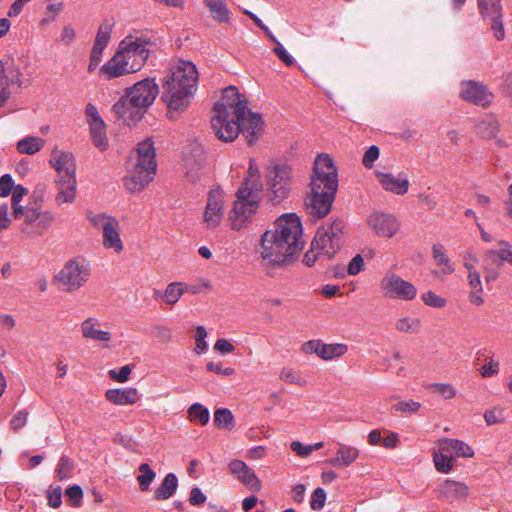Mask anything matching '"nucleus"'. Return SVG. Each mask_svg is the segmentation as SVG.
I'll use <instances>...</instances> for the list:
<instances>
[{
	"label": "nucleus",
	"instance_id": "1",
	"mask_svg": "<svg viewBox=\"0 0 512 512\" xmlns=\"http://www.w3.org/2000/svg\"><path fill=\"white\" fill-rule=\"evenodd\" d=\"M310 185L311 194L305 198V205L311 216L324 218L331 211L338 189V171L328 154L317 156Z\"/></svg>",
	"mask_w": 512,
	"mask_h": 512
},
{
	"label": "nucleus",
	"instance_id": "2",
	"mask_svg": "<svg viewBox=\"0 0 512 512\" xmlns=\"http://www.w3.org/2000/svg\"><path fill=\"white\" fill-rule=\"evenodd\" d=\"M198 81L196 65L191 61L180 60L172 66L162 80L161 100L167 105V116L175 118V113L185 111L193 97Z\"/></svg>",
	"mask_w": 512,
	"mask_h": 512
},
{
	"label": "nucleus",
	"instance_id": "3",
	"mask_svg": "<svg viewBox=\"0 0 512 512\" xmlns=\"http://www.w3.org/2000/svg\"><path fill=\"white\" fill-rule=\"evenodd\" d=\"M213 110L215 114L211 118V126L223 142H232L242 133L247 144L253 146L263 132L264 121L259 113L248 111V117L238 120L226 109L225 104L215 103Z\"/></svg>",
	"mask_w": 512,
	"mask_h": 512
},
{
	"label": "nucleus",
	"instance_id": "4",
	"mask_svg": "<svg viewBox=\"0 0 512 512\" xmlns=\"http://www.w3.org/2000/svg\"><path fill=\"white\" fill-rule=\"evenodd\" d=\"M262 258L274 268H282L296 259V254L304 247V242L285 240L276 232L265 231L261 236Z\"/></svg>",
	"mask_w": 512,
	"mask_h": 512
},
{
	"label": "nucleus",
	"instance_id": "5",
	"mask_svg": "<svg viewBox=\"0 0 512 512\" xmlns=\"http://www.w3.org/2000/svg\"><path fill=\"white\" fill-rule=\"evenodd\" d=\"M292 168L286 162L270 164L266 168L267 198L273 205L287 199L292 186Z\"/></svg>",
	"mask_w": 512,
	"mask_h": 512
},
{
	"label": "nucleus",
	"instance_id": "6",
	"mask_svg": "<svg viewBox=\"0 0 512 512\" xmlns=\"http://www.w3.org/2000/svg\"><path fill=\"white\" fill-rule=\"evenodd\" d=\"M249 179L246 178L244 183L236 192V200L233 208L229 212L231 228L233 230H241L244 224L254 215L259 207V202L255 199L257 196L256 189L247 187Z\"/></svg>",
	"mask_w": 512,
	"mask_h": 512
},
{
	"label": "nucleus",
	"instance_id": "7",
	"mask_svg": "<svg viewBox=\"0 0 512 512\" xmlns=\"http://www.w3.org/2000/svg\"><path fill=\"white\" fill-rule=\"evenodd\" d=\"M159 94V86L154 78H146L136 82L133 86L125 89L123 94L129 98L135 107L141 106V109L147 113L149 107L154 103Z\"/></svg>",
	"mask_w": 512,
	"mask_h": 512
},
{
	"label": "nucleus",
	"instance_id": "8",
	"mask_svg": "<svg viewBox=\"0 0 512 512\" xmlns=\"http://www.w3.org/2000/svg\"><path fill=\"white\" fill-rule=\"evenodd\" d=\"M380 287L388 298L413 300L417 294V290L412 283L402 279L393 272L385 274L381 280Z\"/></svg>",
	"mask_w": 512,
	"mask_h": 512
},
{
	"label": "nucleus",
	"instance_id": "9",
	"mask_svg": "<svg viewBox=\"0 0 512 512\" xmlns=\"http://www.w3.org/2000/svg\"><path fill=\"white\" fill-rule=\"evenodd\" d=\"M459 97L476 106L488 108L492 104L494 94L482 82L463 80L460 83Z\"/></svg>",
	"mask_w": 512,
	"mask_h": 512
},
{
	"label": "nucleus",
	"instance_id": "10",
	"mask_svg": "<svg viewBox=\"0 0 512 512\" xmlns=\"http://www.w3.org/2000/svg\"><path fill=\"white\" fill-rule=\"evenodd\" d=\"M267 231L276 232V235L289 241L304 242L302 240L303 227L300 217L294 213H284L273 223Z\"/></svg>",
	"mask_w": 512,
	"mask_h": 512
},
{
	"label": "nucleus",
	"instance_id": "11",
	"mask_svg": "<svg viewBox=\"0 0 512 512\" xmlns=\"http://www.w3.org/2000/svg\"><path fill=\"white\" fill-rule=\"evenodd\" d=\"M88 277L89 269L84 265H80L76 260H69L56 275L55 279L66 286L67 291H72L80 288L88 280Z\"/></svg>",
	"mask_w": 512,
	"mask_h": 512
},
{
	"label": "nucleus",
	"instance_id": "12",
	"mask_svg": "<svg viewBox=\"0 0 512 512\" xmlns=\"http://www.w3.org/2000/svg\"><path fill=\"white\" fill-rule=\"evenodd\" d=\"M132 35L125 37L120 43L118 51H122L121 56L127 61L130 71H139L146 63L150 52L142 44L131 43Z\"/></svg>",
	"mask_w": 512,
	"mask_h": 512
},
{
	"label": "nucleus",
	"instance_id": "13",
	"mask_svg": "<svg viewBox=\"0 0 512 512\" xmlns=\"http://www.w3.org/2000/svg\"><path fill=\"white\" fill-rule=\"evenodd\" d=\"M229 472L249 490L259 492L262 489L261 480L252 468L244 461L233 459L228 464Z\"/></svg>",
	"mask_w": 512,
	"mask_h": 512
},
{
	"label": "nucleus",
	"instance_id": "14",
	"mask_svg": "<svg viewBox=\"0 0 512 512\" xmlns=\"http://www.w3.org/2000/svg\"><path fill=\"white\" fill-rule=\"evenodd\" d=\"M222 96L224 101L219 103L225 104L229 111L232 110L231 115H234L238 120H244V117H248V111H251L248 108V100L245 95L239 92L236 86L226 87Z\"/></svg>",
	"mask_w": 512,
	"mask_h": 512
},
{
	"label": "nucleus",
	"instance_id": "15",
	"mask_svg": "<svg viewBox=\"0 0 512 512\" xmlns=\"http://www.w3.org/2000/svg\"><path fill=\"white\" fill-rule=\"evenodd\" d=\"M112 111L115 114V118L123 121L127 126L136 125L146 114L145 110L141 109V106L135 107L129 102V98L124 95L112 106Z\"/></svg>",
	"mask_w": 512,
	"mask_h": 512
},
{
	"label": "nucleus",
	"instance_id": "16",
	"mask_svg": "<svg viewBox=\"0 0 512 512\" xmlns=\"http://www.w3.org/2000/svg\"><path fill=\"white\" fill-rule=\"evenodd\" d=\"M155 173L156 170H150L146 165L135 163L133 169L128 170L124 185L131 193L140 192L152 181V175Z\"/></svg>",
	"mask_w": 512,
	"mask_h": 512
},
{
	"label": "nucleus",
	"instance_id": "17",
	"mask_svg": "<svg viewBox=\"0 0 512 512\" xmlns=\"http://www.w3.org/2000/svg\"><path fill=\"white\" fill-rule=\"evenodd\" d=\"M368 225L381 237H393L400 228V223L395 216L388 213H373L369 216Z\"/></svg>",
	"mask_w": 512,
	"mask_h": 512
},
{
	"label": "nucleus",
	"instance_id": "18",
	"mask_svg": "<svg viewBox=\"0 0 512 512\" xmlns=\"http://www.w3.org/2000/svg\"><path fill=\"white\" fill-rule=\"evenodd\" d=\"M223 211V192L221 189H212L208 194L207 205L205 209V222L208 226L216 227L219 225Z\"/></svg>",
	"mask_w": 512,
	"mask_h": 512
},
{
	"label": "nucleus",
	"instance_id": "19",
	"mask_svg": "<svg viewBox=\"0 0 512 512\" xmlns=\"http://www.w3.org/2000/svg\"><path fill=\"white\" fill-rule=\"evenodd\" d=\"M439 497L450 502L467 498L469 488L466 484L454 480L447 479L442 482L438 489Z\"/></svg>",
	"mask_w": 512,
	"mask_h": 512
},
{
	"label": "nucleus",
	"instance_id": "20",
	"mask_svg": "<svg viewBox=\"0 0 512 512\" xmlns=\"http://www.w3.org/2000/svg\"><path fill=\"white\" fill-rule=\"evenodd\" d=\"M53 158L50 159L49 163L55 168L58 174L65 172L68 175V179L76 178V164L75 157L70 152H60L57 155V150L52 152Z\"/></svg>",
	"mask_w": 512,
	"mask_h": 512
},
{
	"label": "nucleus",
	"instance_id": "21",
	"mask_svg": "<svg viewBox=\"0 0 512 512\" xmlns=\"http://www.w3.org/2000/svg\"><path fill=\"white\" fill-rule=\"evenodd\" d=\"M121 54L122 51L117 50L115 55L101 66L100 73L106 75L107 79L110 80L128 73H133L130 71V67L127 66V61H124Z\"/></svg>",
	"mask_w": 512,
	"mask_h": 512
},
{
	"label": "nucleus",
	"instance_id": "22",
	"mask_svg": "<svg viewBox=\"0 0 512 512\" xmlns=\"http://www.w3.org/2000/svg\"><path fill=\"white\" fill-rule=\"evenodd\" d=\"M344 228V221L338 217L334 218L329 227L326 228L332 236L331 249L326 250V256L329 260L333 259L343 246L342 237L344 235Z\"/></svg>",
	"mask_w": 512,
	"mask_h": 512
},
{
	"label": "nucleus",
	"instance_id": "23",
	"mask_svg": "<svg viewBox=\"0 0 512 512\" xmlns=\"http://www.w3.org/2000/svg\"><path fill=\"white\" fill-rule=\"evenodd\" d=\"M106 399L115 405H131L139 400V393L136 388L127 387L124 389H108L105 393Z\"/></svg>",
	"mask_w": 512,
	"mask_h": 512
},
{
	"label": "nucleus",
	"instance_id": "24",
	"mask_svg": "<svg viewBox=\"0 0 512 512\" xmlns=\"http://www.w3.org/2000/svg\"><path fill=\"white\" fill-rule=\"evenodd\" d=\"M377 179L382 187L397 195H404L409 188V181L407 178L399 179L390 173H377Z\"/></svg>",
	"mask_w": 512,
	"mask_h": 512
},
{
	"label": "nucleus",
	"instance_id": "25",
	"mask_svg": "<svg viewBox=\"0 0 512 512\" xmlns=\"http://www.w3.org/2000/svg\"><path fill=\"white\" fill-rule=\"evenodd\" d=\"M359 456L357 448L341 444L336 456L326 460V463L334 467H348L356 461Z\"/></svg>",
	"mask_w": 512,
	"mask_h": 512
},
{
	"label": "nucleus",
	"instance_id": "26",
	"mask_svg": "<svg viewBox=\"0 0 512 512\" xmlns=\"http://www.w3.org/2000/svg\"><path fill=\"white\" fill-rule=\"evenodd\" d=\"M155 156L156 153L153 141L150 138H147L137 144V164L146 165L150 170H156L157 163Z\"/></svg>",
	"mask_w": 512,
	"mask_h": 512
},
{
	"label": "nucleus",
	"instance_id": "27",
	"mask_svg": "<svg viewBox=\"0 0 512 512\" xmlns=\"http://www.w3.org/2000/svg\"><path fill=\"white\" fill-rule=\"evenodd\" d=\"M440 449L448 454L455 455L457 457H473V449L465 442L458 439H443L440 444Z\"/></svg>",
	"mask_w": 512,
	"mask_h": 512
},
{
	"label": "nucleus",
	"instance_id": "28",
	"mask_svg": "<svg viewBox=\"0 0 512 512\" xmlns=\"http://www.w3.org/2000/svg\"><path fill=\"white\" fill-rule=\"evenodd\" d=\"M103 230V245L107 249H114L117 253L121 252L123 249V244L120 238V234L118 230L115 228L114 224L106 221L102 225Z\"/></svg>",
	"mask_w": 512,
	"mask_h": 512
},
{
	"label": "nucleus",
	"instance_id": "29",
	"mask_svg": "<svg viewBox=\"0 0 512 512\" xmlns=\"http://www.w3.org/2000/svg\"><path fill=\"white\" fill-rule=\"evenodd\" d=\"M178 488V478L174 473H168L160 486L154 492V498L157 501H162L172 497Z\"/></svg>",
	"mask_w": 512,
	"mask_h": 512
},
{
	"label": "nucleus",
	"instance_id": "30",
	"mask_svg": "<svg viewBox=\"0 0 512 512\" xmlns=\"http://www.w3.org/2000/svg\"><path fill=\"white\" fill-rule=\"evenodd\" d=\"M491 30L497 40L501 41L505 38V31L502 22V5L501 0H491Z\"/></svg>",
	"mask_w": 512,
	"mask_h": 512
},
{
	"label": "nucleus",
	"instance_id": "31",
	"mask_svg": "<svg viewBox=\"0 0 512 512\" xmlns=\"http://www.w3.org/2000/svg\"><path fill=\"white\" fill-rule=\"evenodd\" d=\"M89 126L93 144L100 150L105 151L109 144L104 120L99 119L97 123H90Z\"/></svg>",
	"mask_w": 512,
	"mask_h": 512
},
{
	"label": "nucleus",
	"instance_id": "32",
	"mask_svg": "<svg viewBox=\"0 0 512 512\" xmlns=\"http://www.w3.org/2000/svg\"><path fill=\"white\" fill-rule=\"evenodd\" d=\"M332 236L324 226L317 229L314 239L311 242L312 250H317L326 255V250L331 249Z\"/></svg>",
	"mask_w": 512,
	"mask_h": 512
},
{
	"label": "nucleus",
	"instance_id": "33",
	"mask_svg": "<svg viewBox=\"0 0 512 512\" xmlns=\"http://www.w3.org/2000/svg\"><path fill=\"white\" fill-rule=\"evenodd\" d=\"M82 332L85 338H91L97 341L107 342L111 339L110 332L94 328L92 318H88L82 323Z\"/></svg>",
	"mask_w": 512,
	"mask_h": 512
},
{
	"label": "nucleus",
	"instance_id": "34",
	"mask_svg": "<svg viewBox=\"0 0 512 512\" xmlns=\"http://www.w3.org/2000/svg\"><path fill=\"white\" fill-rule=\"evenodd\" d=\"M214 424L220 429L232 430L235 418L228 408H219L214 412Z\"/></svg>",
	"mask_w": 512,
	"mask_h": 512
},
{
	"label": "nucleus",
	"instance_id": "35",
	"mask_svg": "<svg viewBox=\"0 0 512 512\" xmlns=\"http://www.w3.org/2000/svg\"><path fill=\"white\" fill-rule=\"evenodd\" d=\"M206 4L210 9L212 17L220 22L226 23L229 21V10L222 0H206Z\"/></svg>",
	"mask_w": 512,
	"mask_h": 512
},
{
	"label": "nucleus",
	"instance_id": "36",
	"mask_svg": "<svg viewBox=\"0 0 512 512\" xmlns=\"http://www.w3.org/2000/svg\"><path fill=\"white\" fill-rule=\"evenodd\" d=\"M44 145V140L38 137H26L17 143V149L20 153L33 155L40 151Z\"/></svg>",
	"mask_w": 512,
	"mask_h": 512
},
{
	"label": "nucleus",
	"instance_id": "37",
	"mask_svg": "<svg viewBox=\"0 0 512 512\" xmlns=\"http://www.w3.org/2000/svg\"><path fill=\"white\" fill-rule=\"evenodd\" d=\"M188 418L192 422H198L200 425L205 426L209 422L210 413L202 404L194 403L188 409Z\"/></svg>",
	"mask_w": 512,
	"mask_h": 512
},
{
	"label": "nucleus",
	"instance_id": "38",
	"mask_svg": "<svg viewBox=\"0 0 512 512\" xmlns=\"http://www.w3.org/2000/svg\"><path fill=\"white\" fill-rule=\"evenodd\" d=\"M67 185L63 187H58L59 192L56 195V201L58 204L62 203H71L75 199L76 192V178H70L66 181Z\"/></svg>",
	"mask_w": 512,
	"mask_h": 512
},
{
	"label": "nucleus",
	"instance_id": "39",
	"mask_svg": "<svg viewBox=\"0 0 512 512\" xmlns=\"http://www.w3.org/2000/svg\"><path fill=\"white\" fill-rule=\"evenodd\" d=\"M348 348L345 344H324L320 346L319 357L324 360H330L344 355Z\"/></svg>",
	"mask_w": 512,
	"mask_h": 512
},
{
	"label": "nucleus",
	"instance_id": "40",
	"mask_svg": "<svg viewBox=\"0 0 512 512\" xmlns=\"http://www.w3.org/2000/svg\"><path fill=\"white\" fill-rule=\"evenodd\" d=\"M139 472L140 474L137 476L139 488L141 491L146 492L150 489V485L154 481L156 473L147 463H142L139 466Z\"/></svg>",
	"mask_w": 512,
	"mask_h": 512
},
{
	"label": "nucleus",
	"instance_id": "41",
	"mask_svg": "<svg viewBox=\"0 0 512 512\" xmlns=\"http://www.w3.org/2000/svg\"><path fill=\"white\" fill-rule=\"evenodd\" d=\"M206 152L200 145L194 146L186 158L187 166H194L203 169L206 162Z\"/></svg>",
	"mask_w": 512,
	"mask_h": 512
},
{
	"label": "nucleus",
	"instance_id": "42",
	"mask_svg": "<svg viewBox=\"0 0 512 512\" xmlns=\"http://www.w3.org/2000/svg\"><path fill=\"white\" fill-rule=\"evenodd\" d=\"M183 295V283L172 282L166 287L163 298L166 303L174 305L178 302L180 297Z\"/></svg>",
	"mask_w": 512,
	"mask_h": 512
},
{
	"label": "nucleus",
	"instance_id": "43",
	"mask_svg": "<svg viewBox=\"0 0 512 512\" xmlns=\"http://www.w3.org/2000/svg\"><path fill=\"white\" fill-rule=\"evenodd\" d=\"M444 248L440 244H435L432 247V254L433 258L435 259L437 265L439 266H445V268L442 270L445 274H451L454 272V268L449 264L450 259L448 256L443 252Z\"/></svg>",
	"mask_w": 512,
	"mask_h": 512
},
{
	"label": "nucleus",
	"instance_id": "44",
	"mask_svg": "<svg viewBox=\"0 0 512 512\" xmlns=\"http://www.w3.org/2000/svg\"><path fill=\"white\" fill-rule=\"evenodd\" d=\"M486 255L496 265L502 266L504 263H508L512 266V250L509 249H498L489 250Z\"/></svg>",
	"mask_w": 512,
	"mask_h": 512
},
{
	"label": "nucleus",
	"instance_id": "45",
	"mask_svg": "<svg viewBox=\"0 0 512 512\" xmlns=\"http://www.w3.org/2000/svg\"><path fill=\"white\" fill-rule=\"evenodd\" d=\"M112 27H113V24L109 23L107 20L104 21L98 29V32H97V35H96L93 45L105 49L107 47L110 37H111Z\"/></svg>",
	"mask_w": 512,
	"mask_h": 512
},
{
	"label": "nucleus",
	"instance_id": "46",
	"mask_svg": "<svg viewBox=\"0 0 512 512\" xmlns=\"http://www.w3.org/2000/svg\"><path fill=\"white\" fill-rule=\"evenodd\" d=\"M73 470H74L73 461L68 456L62 455L59 460L57 469H56L57 478L60 481L70 478Z\"/></svg>",
	"mask_w": 512,
	"mask_h": 512
},
{
	"label": "nucleus",
	"instance_id": "47",
	"mask_svg": "<svg viewBox=\"0 0 512 512\" xmlns=\"http://www.w3.org/2000/svg\"><path fill=\"white\" fill-rule=\"evenodd\" d=\"M66 502L71 507H80L83 490L79 485H72L65 490Z\"/></svg>",
	"mask_w": 512,
	"mask_h": 512
},
{
	"label": "nucleus",
	"instance_id": "48",
	"mask_svg": "<svg viewBox=\"0 0 512 512\" xmlns=\"http://www.w3.org/2000/svg\"><path fill=\"white\" fill-rule=\"evenodd\" d=\"M434 464L437 471L441 473H448L452 470V456L445 454L444 451L441 450L439 453H435L434 457Z\"/></svg>",
	"mask_w": 512,
	"mask_h": 512
},
{
	"label": "nucleus",
	"instance_id": "49",
	"mask_svg": "<svg viewBox=\"0 0 512 512\" xmlns=\"http://www.w3.org/2000/svg\"><path fill=\"white\" fill-rule=\"evenodd\" d=\"M326 499H327L326 491L321 487H317L311 495V501H310L311 509L314 511L321 510L325 506Z\"/></svg>",
	"mask_w": 512,
	"mask_h": 512
},
{
	"label": "nucleus",
	"instance_id": "50",
	"mask_svg": "<svg viewBox=\"0 0 512 512\" xmlns=\"http://www.w3.org/2000/svg\"><path fill=\"white\" fill-rule=\"evenodd\" d=\"M48 505L52 508H58L62 504V488L61 486H50L47 491Z\"/></svg>",
	"mask_w": 512,
	"mask_h": 512
},
{
	"label": "nucleus",
	"instance_id": "51",
	"mask_svg": "<svg viewBox=\"0 0 512 512\" xmlns=\"http://www.w3.org/2000/svg\"><path fill=\"white\" fill-rule=\"evenodd\" d=\"M422 300L427 306L434 308H443L446 306V299L435 294L433 291H428L422 295Z\"/></svg>",
	"mask_w": 512,
	"mask_h": 512
},
{
	"label": "nucleus",
	"instance_id": "52",
	"mask_svg": "<svg viewBox=\"0 0 512 512\" xmlns=\"http://www.w3.org/2000/svg\"><path fill=\"white\" fill-rule=\"evenodd\" d=\"M206 337H207V331H206L205 327L202 325L197 326L196 327V335H195V340H196L195 352L197 354H202L207 350L208 344L205 340Z\"/></svg>",
	"mask_w": 512,
	"mask_h": 512
},
{
	"label": "nucleus",
	"instance_id": "53",
	"mask_svg": "<svg viewBox=\"0 0 512 512\" xmlns=\"http://www.w3.org/2000/svg\"><path fill=\"white\" fill-rule=\"evenodd\" d=\"M420 407L421 404L414 400L399 401L392 406V410L411 414L416 413L420 409Z\"/></svg>",
	"mask_w": 512,
	"mask_h": 512
},
{
	"label": "nucleus",
	"instance_id": "54",
	"mask_svg": "<svg viewBox=\"0 0 512 512\" xmlns=\"http://www.w3.org/2000/svg\"><path fill=\"white\" fill-rule=\"evenodd\" d=\"M429 387L441 394L445 399H452L456 395V390L451 384L431 383Z\"/></svg>",
	"mask_w": 512,
	"mask_h": 512
},
{
	"label": "nucleus",
	"instance_id": "55",
	"mask_svg": "<svg viewBox=\"0 0 512 512\" xmlns=\"http://www.w3.org/2000/svg\"><path fill=\"white\" fill-rule=\"evenodd\" d=\"M380 150L378 146H370L363 155L362 164L364 167L370 169L374 166V162L378 159Z\"/></svg>",
	"mask_w": 512,
	"mask_h": 512
},
{
	"label": "nucleus",
	"instance_id": "56",
	"mask_svg": "<svg viewBox=\"0 0 512 512\" xmlns=\"http://www.w3.org/2000/svg\"><path fill=\"white\" fill-rule=\"evenodd\" d=\"M276 46L273 48V52L278 56V58L288 67H291L295 63V59L289 55L286 49L282 46V44L277 40L274 42Z\"/></svg>",
	"mask_w": 512,
	"mask_h": 512
},
{
	"label": "nucleus",
	"instance_id": "57",
	"mask_svg": "<svg viewBox=\"0 0 512 512\" xmlns=\"http://www.w3.org/2000/svg\"><path fill=\"white\" fill-rule=\"evenodd\" d=\"M132 368L130 365L122 366L117 372L115 369H112L108 372L110 378L114 381L124 383L129 379V375L131 374Z\"/></svg>",
	"mask_w": 512,
	"mask_h": 512
},
{
	"label": "nucleus",
	"instance_id": "58",
	"mask_svg": "<svg viewBox=\"0 0 512 512\" xmlns=\"http://www.w3.org/2000/svg\"><path fill=\"white\" fill-rule=\"evenodd\" d=\"M364 259L361 254H356L347 266V274L357 275L364 269Z\"/></svg>",
	"mask_w": 512,
	"mask_h": 512
},
{
	"label": "nucleus",
	"instance_id": "59",
	"mask_svg": "<svg viewBox=\"0 0 512 512\" xmlns=\"http://www.w3.org/2000/svg\"><path fill=\"white\" fill-rule=\"evenodd\" d=\"M244 14L249 16V18L255 23V25L265 33L269 40H271L272 42H277V38L272 34L270 29L262 22V20L256 14L249 10H245Z\"/></svg>",
	"mask_w": 512,
	"mask_h": 512
},
{
	"label": "nucleus",
	"instance_id": "60",
	"mask_svg": "<svg viewBox=\"0 0 512 512\" xmlns=\"http://www.w3.org/2000/svg\"><path fill=\"white\" fill-rule=\"evenodd\" d=\"M484 419L487 425L499 424L504 421L503 411L501 409H490L484 413Z\"/></svg>",
	"mask_w": 512,
	"mask_h": 512
},
{
	"label": "nucleus",
	"instance_id": "61",
	"mask_svg": "<svg viewBox=\"0 0 512 512\" xmlns=\"http://www.w3.org/2000/svg\"><path fill=\"white\" fill-rule=\"evenodd\" d=\"M501 91L502 93L509 98V104L512 108V73L506 72L502 76V83H501Z\"/></svg>",
	"mask_w": 512,
	"mask_h": 512
},
{
	"label": "nucleus",
	"instance_id": "62",
	"mask_svg": "<svg viewBox=\"0 0 512 512\" xmlns=\"http://www.w3.org/2000/svg\"><path fill=\"white\" fill-rule=\"evenodd\" d=\"M14 188V181L10 174L0 177V197H7Z\"/></svg>",
	"mask_w": 512,
	"mask_h": 512
},
{
	"label": "nucleus",
	"instance_id": "63",
	"mask_svg": "<svg viewBox=\"0 0 512 512\" xmlns=\"http://www.w3.org/2000/svg\"><path fill=\"white\" fill-rule=\"evenodd\" d=\"M207 497L199 487H193L189 495V503L192 506H201L205 503Z\"/></svg>",
	"mask_w": 512,
	"mask_h": 512
},
{
	"label": "nucleus",
	"instance_id": "64",
	"mask_svg": "<svg viewBox=\"0 0 512 512\" xmlns=\"http://www.w3.org/2000/svg\"><path fill=\"white\" fill-rule=\"evenodd\" d=\"M27 416L28 412L26 410L19 411L10 421L11 428L14 431H18L20 428L24 427L27 422Z\"/></svg>",
	"mask_w": 512,
	"mask_h": 512
}]
</instances>
